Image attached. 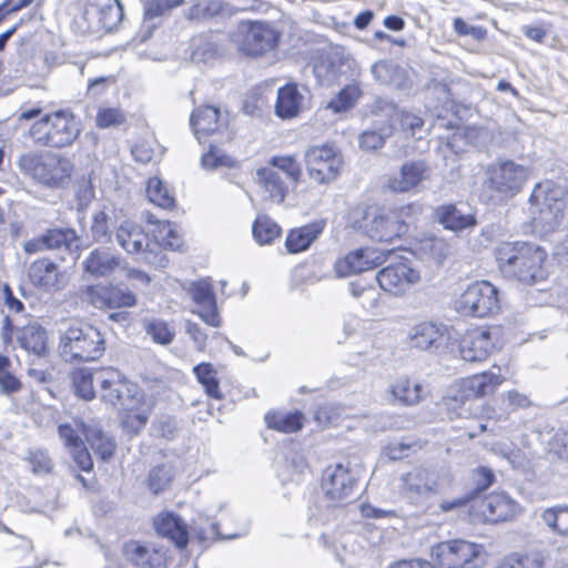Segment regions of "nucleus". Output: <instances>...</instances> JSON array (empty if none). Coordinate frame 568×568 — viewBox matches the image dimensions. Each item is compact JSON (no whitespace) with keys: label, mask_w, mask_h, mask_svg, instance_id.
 Wrapping results in <instances>:
<instances>
[{"label":"nucleus","mask_w":568,"mask_h":568,"mask_svg":"<svg viewBox=\"0 0 568 568\" xmlns=\"http://www.w3.org/2000/svg\"><path fill=\"white\" fill-rule=\"evenodd\" d=\"M448 333L449 329L445 324L425 321L409 329L407 341L412 348L419 351L438 349Z\"/></svg>","instance_id":"obj_17"},{"label":"nucleus","mask_w":568,"mask_h":568,"mask_svg":"<svg viewBox=\"0 0 568 568\" xmlns=\"http://www.w3.org/2000/svg\"><path fill=\"white\" fill-rule=\"evenodd\" d=\"M256 179L268 199L276 203H282L284 201L287 192V184L283 181L278 171L273 168L258 169L256 171Z\"/></svg>","instance_id":"obj_32"},{"label":"nucleus","mask_w":568,"mask_h":568,"mask_svg":"<svg viewBox=\"0 0 568 568\" xmlns=\"http://www.w3.org/2000/svg\"><path fill=\"white\" fill-rule=\"evenodd\" d=\"M494 347L491 331L486 327H475L462 336L458 351L466 362H483L488 358Z\"/></svg>","instance_id":"obj_13"},{"label":"nucleus","mask_w":568,"mask_h":568,"mask_svg":"<svg viewBox=\"0 0 568 568\" xmlns=\"http://www.w3.org/2000/svg\"><path fill=\"white\" fill-rule=\"evenodd\" d=\"M95 120L99 128L105 129L123 124L125 115L120 109L104 108L98 111Z\"/></svg>","instance_id":"obj_60"},{"label":"nucleus","mask_w":568,"mask_h":568,"mask_svg":"<svg viewBox=\"0 0 568 568\" xmlns=\"http://www.w3.org/2000/svg\"><path fill=\"white\" fill-rule=\"evenodd\" d=\"M101 14L100 7L95 0H89L83 8L81 14L77 19V23L84 33H99L101 32Z\"/></svg>","instance_id":"obj_48"},{"label":"nucleus","mask_w":568,"mask_h":568,"mask_svg":"<svg viewBox=\"0 0 568 568\" xmlns=\"http://www.w3.org/2000/svg\"><path fill=\"white\" fill-rule=\"evenodd\" d=\"M265 422L268 428L290 434L303 428L304 416L301 412H268Z\"/></svg>","instance_id":"obj_35"},{"label":"nucleus","mask_w":568,"mask_h":568,"mask_svg":"<svg viewBox=\"0 0 568 568\" xmlns=\"http://www.w3.org/2000/svg\"><path fill=\"white\" fill-rule=\"evenodd\" d=\"M436 220L446 230L463 231L476 225V216L470 212H465L463 207L456 204L440 205L435 210Z\"/></svg>","instance_id":"obj_26"},{"label":"nucleus","mask_w":568,"mask_h":568,"mask_svg":"<svg viewBox=\"0 0 568 568\" xmlns=\"http://www.w3.org/2000/svg\"><path fill=\"white\" fill-rule=\"evenodd\" d=\"M123 554L134 568H166L168 566V551L162 547H149L131 540L124 544Z\"/></svg>","instance_id":"obj_18"},{"label":"nucleus","mask_w":568,"mask_h":568,"mask_svg":"<svg viewBox=\"0 0 568 568\" xmlns=\"http://www.w3.org/2000/svg\"><path fill=\"white\" fill-rule=\"evenodd\" d=\"M501 382L500 375L485 372L464 379L462 388L465 397H481L494 393Z\"/></svg>","instance_id":"obj_30"},{"label":"nucleus","mask_w":568,"mask_h":568,"mask_svg":"<svg viewBox=\"0 0 568 568\" xmlns=\"http://www.w3.org/2000/svg\"><path fill=\"white\" fill-rule=\"evenodd\" d=\"M361 94V82H351L339 90L336 97L328 102L327 108L332 109L335 113L346 111L356 103Z\"/></svg>","instance_id":"obj_42"},{"label":"nucleus","mask_w":568,"mask_h":568,"mask_svg":"<svg viewBox=\"0 0 568 568\" xmlns=\"http://www.w3.org/2000/svg\"><path fill=\"white\" fill-rule=\"evenodd\" d=\"M28 277L34 287L43 291H61L64 287L63 274L49 258L32 262L28 268Z\"/></svg>","instance_id":"obj_21"},{"label":"nucleus","mask_w":568,"mask_h":568,"mask_svg":"<svg viewBox=\"0 0 568 568\" xmlns=\"http://www.w3.org/2000/svg\"><path fill=\"white\" fill-rule=\"evenodd\" d=\"M499 271L505 277L532 285L547 277L544 266L547 252L541 246L524 241L503 242L495 247Z\"/></svg>","instance_id":"obj_1"},{"label":"nucleus","mask_w":568,"mask_h":568,"mask_svg":"<svg viewBox=\"0 0 568 568\" xmlns=\"http://www.w3.org/2000/svg\"><path fill=\"white\" fill-rule=\"evenodd\" d=\"M473 481L475 486L467 493V495H471V500L495 483V474L490 468L479 466L473 470Z\"/></svg>","instance_id":"obj_56"},{"label":"nucleus","mask_w":568,"mask_h":568,"mask_svg":"<svg viewBox=\"0 0 568 568\" xmlns=\"http://www.w3.org/2000/svg\"><path fill=\"white\" fill-rule=\"evenodd\" d=\"M201 165L205 170L233 168L235 165V161L217 146L210 144L207 152H205L201 158Z\"/></svg>","instance_id":"obj_50"},{"label":"nucleus","mask_w":568,"mask_h":568,"mask_svg":"<svg viewBox=\"0 0 568 568\" xmlns=\"http://www.w3.org/2000/svg\"><path fill=\"white\" fill-rule=\"evenodd\" d=\"M397 67L388 60H379L371 67L374 79L382 84H390L394 81Z\"/></svg>","instance_id":"obj_62"},{"label":"nucleus","mask_w":568,"mask_h":568,"mask_svg":"<svg viewBox=\"0 0 568 568\" xmlns=\"http://www.w3.org/2000/svg\"><path fill=\"white\" fill-rule=\"evenodd\" d=\"M47 250H59L68 253L78 252L81 240L73 229H49L43 233Z\"/></svg>","instance_id":"obj_31"},{"label":"nucleus","mask_w":568,"mask_h":568,"mask_svg":"<svg viewBox=\"0 0 568 568\" xmlns=\"http://www.w3.org/2000/svg\"><path fill=\"white\" fill-rule=\"evenodd\" d=\"M142 326L151 339L160 345L171 344L175 337L174 328L165 321L155 317H145Z\"/></svg>","instance_id":"obj_40"},{"label":"nucleus","mask_w":568,"mask_h":568,"mask_svg":"<svg viewBox=\"0 0 568 568\" xmlns=\"http://www.w3.org/2000/svg\"><path fill=\"white\" fill-rule=\"evenodd\" d=\"M184 3V0H146L144 14L153 19L178 8Z\"/></svg>","instance_id":"obj_61"},{"label":"nucleus","mask_w":568,"mask_h":568,"mask_svg":"<svg viewBox=\"0 0 568 568\" xmlns=\"http://www.w3.org/2000/svg\"><path fill=\"white\" fill-rule=\"evenodd\" d=\"M398 227L400 225H396L390 210L384 207L368 209L358 225L362 233L379 242H390L402 237Z\"/></svg>","instance_id":"obj_11"},{"label":"nucleus","mask_w":568,"mask_h":568,"mask_svg":"<svg viewBox=\"0 0 568 568\" xmlns=\"http://www.w3.org/2000/svg\"><path fill=\"white\" fill-rule=\"evenodd\" d=\"M393 400L403 406H413L423 398V386L408 377H398L389 387Z\"/></svg>","instance_id":"obj_33"},{"label":"nucleus","mask_w":568,"mask_h":568,"mask_svg":"<svg viewBox=\"0 0 568 568\" xmlns=\"http://www.w3.org/2000/svg\"><path fill=\"white\" fill-rule=\"evenodd\" d=\"M375 280L383 291L399 296L419 281V274L407 263L399 262L382 268Z\"/></svg>","instance_id":"obj_12"},{"label":"nucleus","mask_w":568,"mask_h":568,"mask_svg":"<svg viewBox=\"0 0 568 568\" xmlns=\"http://www.w3.org/2000/svg\"><path fill=\"white\" fill-rule=\"evenodd\" d=\"M224 12V3L221 0H202L189 9L190 20H207Z\"/></svg>","instance_id":"obj_49"},{"label":"nucleus","mask_w":568,"mask_h":568,"mask_svg":"<svg viewBox=\"0 0 568 568\" xmlns=\"http://www.w3.org/2000/svg\"><path fill=\"white\" fill-rule=\"evenodd\" d=\"M427 165L424 161L406 162L398 173L388 180V187L393 192H409L426 179Z\"/></svg>","instance_id":"obj_24"},{"label":"nucleus","mask_w":568,"mask_h":568,"mask_svg":"<svg viewBox=\"0 0 568 568\" xmlns=\"http://www.w3.org/2000/svg\"><path fill=\"white\" fill-rule=\"evenodd\" d=\"M59 351L68 363L93 362L102 357L105 344L94 326L75 322L60 335Z\"/></svg>","instance_id":"obj_2"},{"label":"nucleus","mask_w":568,"mask_h":568,"mask_svg":"<svg viewBox=\"0 0 568 568\" xmlns=\"http://www.w3.org/2000/svg\"><path fill=\"white\" fill-rule=\"evenodd\" d=\"M100 7L101 31L112 32L121 23L124 11L119 0H95Z\"/></svg>","instance_id":"obj_41"},{"label":"nucleus","mask_w":568,"mask_h":568,"mask_svg":"<svg viewBox=\"0 0 568 568\" xmlns=\"http://www.w3.org/2000/svg\"><path fill=\"white\" fill-rule=\"evenodd\" d=\"M304 161L308 176L318 184H329L335 181L343 165L341 150L332 144L307 148Z\"/></svg>","instance_id":"obj_8"},{"label":"nucleus","mask_w":568,"mask_h":568,"mask_svg":"<svg viewBox=\"0 0 568 568\" xmlns=\"http://www.w3.org/2000/svg\"><path fill=\"white\" fill-rule=\"evenodd\" d=\"M115 239L128 254H145L150 245L149 235L143 227L130 221L115 227Z\"/></svg>","instance_id":"obj_23"},{"label":"nucleus","mask_w":568,"mask_h":568,"mask_svg":"<svg viewBox=\"0 0 568 568\" xmlns=\"http://www.w3.org/2000/svg\"><path fill=\"white\" fill-rule=\"evenodd\" d=\"M349 292L355 298L369 297V303L362 301V306L364 308L372 310L378 305V294L371 285H364L359 281L351 282Z\"/></svg>","instance_id":"obj_59"},{"label":"nucleus","mask_w":568,"mask_h":568,"mask_svg":"<svg viewBox=\"0 0 568 568\" xmlns=\"http://www.w3.org/2000/svg\"><path fill=\"white\" fill-rule=\"evenodd\" d=\"M280 40V33L268 23L242 21L235 34L239 49L247 55H262L273 50Z\"/></svg>","instance_id":"obj_10"},{"label":"nucleus","mask_w":568,"mask_h":568,"mask_svg":"<svg viewBox=\"0 0 568 568\" xmlns=\"http://www.w3.org/2000/svg\"><path fill=\"white\" fill-rule=\"evenodd\" d=\"M114 227L115 222L105 211L94 213L92 217L91 233L95 242L110 243L112 241V232Z\"/></svg>","instance_id":"obj_46"},{"label":"nucleus","mask_w":568,"mask_h":568,"mask_svg":"<svg viewBox=\"0 0 568 568\" xmlns=\"http://www.w3.org/2000/svg\"><path fill=\"white\" fill-rule=\"evenodd\" d=\"M402 480L404 493L410 496L419 497L428 493H437L435 476L425 468H415L403 475Z\"/></svg>","instance_id":"obj_28"},{"label":"nucleus","mask_w":568,"mask_h":568,"mask_svg":"<svg viewBox=\"0 0 568 568\" xmlns=\"http://www.w3.org/2000/svg\"><path fill=\"white\" fill-rule=\"evenodd\" d=\"M423 250L429 252L436 263L440 264L449 253L448 244L442 239H427L423 242Z\"/></svg>","instance_id":"obj_64"},{"label":"nucleus","mask_w":568,"mask_h":568,"mask_svg":"<svg viewBox=\"0 0 568 568\" xmlns=\"http://www.w3.org/2000/svg\"><path fill=\"white\" fill-rule=\"evenodd\" d=\"M542 559L539 554H528L525 556H509L505 558L496 568H541Z\"/></svg>","instance_id":"obj_57"},{"label":"nucleus","mask_w":568,"mask_h":568,"mask_svg":"<svg viewBox=\"0 0 568 568\" xmlns=\"http://www.w3.org/2000/svg\"><path fill=\"white\" fill-rule=\"evenodd\" d=\"M178 423L173 416L159 415L151 425V434L155 437L173 439L178 435Z\"/></svg>","instance_id":"obj_53"},{"label":"nucleus","mask_w":568,"mask_h":568,"mask_svg":"<svg viewBox=\"0 0 568 568\" xmlns=\"http://www.w3.org/2000/svg\"><path fill=\"white\" fill-rule=\"evenodd\" d=\"M121 258L109 248L99 247L90 252L83 262V268L94 277L110 275L120 266Z\"/></svg>","instance_id":"obj_27"},{"label":"nucleus","mask_w":568,"mask_h":568,"mask_svg":"<svg viewBox=\"0 0 568 568\" xmlns=\"http://www.w3.org/2000/svg\"><path fill=\"white\" fill-rule=\"evenodd\" d=\"M385 253L372 248H358L336 261L334 270L338 277L351 276L371 270L385 261Z\"/></svg>","instance_id":"obj_15"},{"label":"nucleus","mask_w":568,"mask_h":568,"mask_svg":"<svg viewBox=\"0 0 568 568\" xmlns=\"http://www.w3.org/2000/svg\"><path fill=\"white\" fill-rule=\"evenodd\" d=\"M541 519L554 532L568 535V506L557 505L547 508L542 511Z\"/></svg>","instance_id":"obj_45"},{"label":"nucleus","mask_w":568,"mask_h":568,"mask_svg":"<svg viewBox=\"0 0 568 568\" xmlns=\"http://www.w3.org/2000/svg\"><path fill=\"white\" fill-rule=\"evenodd\" d=\"M305 108V95L295 83H288L277 90L275 114L281 119H292Z\"/></svg>","instance_id":"obj_25"},{"label":"nucleus","mask_w":568,"mask_h":568,"mask_svg":"<svg viewBox=\"0 0 568 568\" xmlns=\"http://www.w3.org/2000/svg\"><path fill=\"white\" fill-rule=\"evenodd\" d=\"M338 60V63H336L337 79L339 80L342 77H344L351 82H359V78L362 77V69L357 61L351 54H345L339 50Z\"/></svg>","instance_id":"obj_52"},{"label":"nucleus","mask_w":568,"mask_h":568,"mask_svg":"<svg viewBox=\"0 0 568 568\" xmlns=\"http://www.w3.org/2000/svg\"><path fill=\"white\" fill-rule=\"evenodd\" d=\"M26 459L31 466L32 473L36 475L49 474L53 468L52 460L48 453L41 449L30 452Z\"/></svg>","instance_id":"obj_58"},{"label":"nucleus","mask_w":568,"mask_h":568,"mask_svg":"<svg viewBox=\"0 0 568 568\" xmlns=\"http://www.w3.org/2000/svg\"><path fill=\"white\" fill-rule=\"evenodd\" d=\"M106 302V308L110 310L132 307L136 304V296L129 290H123L116 286H109Z\"/></svg>","instance_id":"obj_54"},{"label":"nucleus","mask_w":568,"mask_h":568,"mask_svg":"<svg viewBox=\"0 0 568 568\" xmlns=\"http://www.w3.org/2000/svg\"><path fill=\"white\" fill-rule=\"evenodd\" d=\"M338 61V50L322 54L314 60L313 73L321 85L329 87L338 81L336 65Z\"/></svg>","instance_id":"obj_34"},{"label":"nucleus","mask_w":568,"mask_h":568,"mask_svg":"<svg viewBox=\"0 0 568 568\" xmlns=\"http://www.w3.org/2000/svg\"><path fill=\"white\" fill-rule=\"evenodd\" d=\"M91 447L103 460H108L114 454L115 443L113 439L99 432L93 437Z\"/></svg>","instance_id":"obj_63"},{"label":"nucleus","mask_w":568,"mask_h":568,"mask_svg":"<svg viewBox=\"0 0 568 568\" xmlns=\"http://www.w3.org/2000/svg\"><path fill=\"white\" fill-rule=\"evenodd\" d=\"M154 528L160 536L168 538L180 549L189 544L187 526L182 517L174 513L159 514L154 519Z\"/></svg>","instance_id":"obj_22"},{"label":"nucleus","mask_w":568,"mask_h":568,"mask_svg":"<svg viewBox=\"0 0 568 568\" xmlns=\"http://www.w3.org/2000/svg\"><path fill=\"white\" fill-rule=\"evenodd\" d=\"M48 119L49 148L68 146L78 138L80 129L70 112L60 110L48 114Z\"/></svg>","instance_id":"obj_19"},{"label":"nucleus","mask_w":568,"mask_h":568,"mask_svg":"<svg viewBox=\"0 0 568 568\" xmlns=\"http://www.w3.org/2000/svg\"><path fill=\"white\" fill-rule=\"evenodd\" d=\"M488 187L499 199L508 200L521 191L529 176V169L513 160H497L487 168Z\"/></svg>","instance_id":"obj_7"},{"label":"nucleus","mask_w":568,"mask_h":568,"mask_svg":"<svg viewBox=\"0 0 568 568\" xmlns=\"http://www.w3.org/2000/svg\"><path fill=\"white\" fill-rule=\"evenodd\" d=\"M19 345L37 355H44L47 352V331L32 324L23 327L18 335Z\"/></svg>","instance_id":"obj_36"},{"label":"nucleus","mask_w":568,"mask_h":568,"mask_svg":"<svg viewBox=\"0 0 568 568\" xmlns=\"http://www.w3.org/2000/svg\"><path fill=\"white\" fill-rule=\"evenodd\" d=\"M18 165L34 180L50 187L61 186L73 172L70 159L52 152L22 154L18 160Z\"/></svg>","instance_id":"obj_4"},{"label":"nucleus","mask_w":568,"mask_h":568,"mask_svg":"<svg viewBox=\"0 0 568 568\" xmlns=\"http://www.w3.org/2000/svg\"><path fill=\"white\" fill-rule=\"evenodd\" d=\"M270 164V168L284 173L292 183L296 184L298 182L302 169L294 156H273Z\"/></svg>","instance_id":"obj_51"},{"label":"nucleus","mask_w":568,"mask_h":568,"mask_svg":"<svg viewBox=\"0 0 568 568\" xmlns=\"http://www.w3.org/2000/svg\"><path fill=\"white\" fill-rule=\"evenodd\" d=\"M252 232L260 245L271 244L281 235V227L267 215H260L253 223Z\"/></svg>","instance_id":"obj_44"},{"label":"nucleus","mask_w":568,"mask_h":568,"mask_svg":"<svg viewBox=\"0 0 568 568\" xmlns=\"http://www.w3.org/2000/svg\"><path fill=\"white\" fill-rule=\"evenodd\" d=\"M323 230L324 223L318 221L290 231L285 241V246L288 253L294 254L306 251L323 233Z\"/></svg>","instance_id":"obj_29"},{"label":"nucleus","mask_w":568,"mask_h":568,"mask_svg":"<svg viewBox=\"0 0 568 568\" xmlns=\"http://www.w3.org/2000/svg\"><path fill=\"white\" fill-rule=\"evenodd\" d=\"M499 292L488 281L468 285L457 302V310L465 316L486 317L499 310Z\"/></svg>","instance_id":"obj_9"},{"label":"nucleus","mask_w":568,"mask_h":568,"mask_svg":"<svg viewBox=\"0 0 568 568\" xmlns=\"http://www.w3.org/2000/svg\"><path fill=\"white\" fill-rule=\"evenodd\" d=\"M479 510L487 523H499L514 519L520 507L516 500L505 493H494L480 500Z\"/></svg>","instance_id":"obj_16"},{"label":"nucleus","mask_w":568,"mask_h":568,"mask_svg":"<svg viewBox=\"0 0 568 568\" xmlns=\"http://www.w3.org/2000/svg\"><path fill=\"white\" fill-rule=\"evenodd\" d=\"M356 484V475L347 466L336 464L326 467L322 477L324 497L320 506L324 507L326 511H320L318 515L313 514L312 516L317 521H328L331 511L344 506L353 497Z\"/></svg>","instance_id":"obj_3"},{"label":"nucleus","mask_w":568,"mask_h":568,"mask_svg":"<svg viewBox=\"0 0 568 568\" xmlns=\"http://www.w3.org/2000/svg\"><path fill=\"white\" fill-rule=\"evenodd\" d=\"M101 399L118 409L129 410L139 402L138 386L113 367L95 372Z\"/></svg>","instance_id":"obj_6"},{"label":"nucleus","mask_w":568,"mask_h":568,"mask_svg":"<svg viewBox=\"0 0 568 568\" xmlns=\"http://www.w3.org/2000/svg\"><path fill=\"white\" fill-rule=\"evenodd\" d=\"M193 373L199 383L204 387L205 393L214 398L222 399L223 394L220 390L217 372L211 363H200L193 367Z\"/></svg>","instance_id":"obj_39"},{"label":"nucleus","mask_w":568,"mask_h":568,"mask_svg":"<svg viewBox=\"0 0 568 568\" xmlns=\"http://www.w3.org/2000/svg\"><path fill=\"white\" fill-rule=\"evenodd\" d=\"M190 125L200 143L207 136L220 134L226 128L220 109L213 105L194 109L190 116Z\"/></svg>","instance_id":"obj_20"},{"label":"nucleus","mask_w":568,"mask_h":568,"mask_svg":"<svg viewBox=\"0 0 568 568\" xmlns=\"http://www.w3.org/2000/svg\"><path fill=\"white\" fill-rule=\"evenodd\" d=\"M173 477L171 467L166 465H160L151 469L149 474V488L154 493L159 494L169 487V484Z\"/></svg>","instance_id":"obj_55"},{"label":"nucleus","mask_w":568,"mask_h":568,"mask_svg":"<svg viewBox=\"0 0 568 568\" xmlns=\"http://www.w3.org/2000/svg\"><path fill=\"white\" fill-rule=\"evenodd\" d=\"M189 294L194 303L200 306L197 311H192V313L199 315L207 325L220 327L222 320L219 314L212 284L204 280L193 282L189 288Z\"/></svg>","instance_id":"obj_14"},{"label":"nucleus","mask_w":568,"mask_h":568,"mask_svg":"<svg viewBox=\"0 0 568 568\" xmlns=\"http://www.w3.org/2000/svg\"><path fill=\"white\" fill-rule=\"evenodd\" d=\"M389 210L394 216L396 225H400L398 231L402 236H405L413 227H416V224L424 212V207L419 203H409Z\"/></svg>","instance_id":"obj_37"},{"label":"nucleus","mask_w":568,"mask_h":568,"mask_svg":"<svg viewBox=\"0 0 568 568\" xmlns=\"http://www.w3.org/2000/svg\"><path fill=\"white\" fill-rule=\"evenodd\" d=\"M432 558L439 568H480L485 564L483 546L464 539L438 542Z\"/></svg>","instance_id":"obj_5"},{"label":"nucleus","mask_w":568,"mask_h":568,"mask_svg":"<svg viewBox=\"0 0 568 568\" xmlns=\"http://www.w3.org/2000/svg\"><path fill=\"white\" fill-rule=\"evenodd\" d=\"M146 195L149 200L162 209H171L174 206V197L162 180L156 176L149 179L146 184Z\"/></svg>","instance_id":"obj_47"},{"label":"nucleus","mask_w":568,"mask_h":568,"mask_svg":"<svg viewBox=\"0 0 568 568\" xmlns=\"http://www.w3.org/2000/svg\"><path fill=\"white\" fill-rule=\"evenodd\" d=\"M393 126L384 121L374 124L359 135V146L365 151H375L384 146L386 140L393 135Z\"/></svg>","instance_id":"obj_38"},{"label":"nucleus","mask_w":568,"mask_h":568,"mask_svg":"<svg viewBox=\"0 0 568 568\" xmlns=\"http://www.w3.org/2000/svg\"><path fill=\"white\" fill-rule=\"evenodd\" d=\"M71 377L74 392L80 398L91 400L95 397V373L89 368H79L72 373Z\"/></svg>","instance_id":"obj_43"}]
</instances>
